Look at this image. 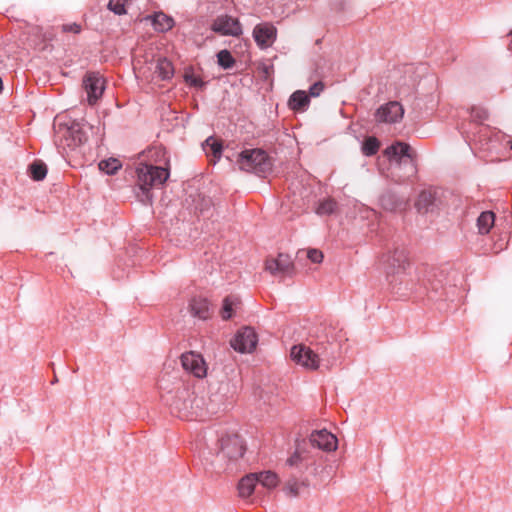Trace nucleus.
<instances>
[{"instance_id": "nucleus-1", "label": "nucleus", "mask_w": 512, "mask_h": 512, "mask_svg": "<svg viewBox=\"0 0 512 512\" xmlns=\"http://www.w3.org/2000/svg\"><path fill=\"white\" fill-rule=\"evenodd\" d=\"M244 452L243 441L238 435L222 437L220 450L216 455L219 468L224 471H233L236 468V462L243 457Z\"/></svg>"}, {"instance_id": "nucleus-2", "label": "nucleus", "mask_w": 512, "mask_h": 512, "mask_svg": "<svg viewBox=\"0 0 512 512\" xmlns=\"http://www.w3.org/2000/svg\"><path fill=\"white\" fill-rule=\"evenodd\" d=\"M290 355L298 365L309 370H316L320 367L321 362L329 363L333 353H330L325 345H321L317 351H314L309 346L298 344L291 348Z\"/></svg>"}, {"instance_id": "nucleus-3", "label": "nucleus", "mask_w": 512, "mask_h": 512, "mask_svg": "<svg viewBox=\"0 0 512 512\" xmlns=\"http://www.w3.org/2000/svg\"><path fill=\"white\" fill-rule=\"evenodd\" d=\"M239 168L246 172L265 176L272 169V163L268 154L259 148L245 149L237 158Z\"/></svg>"}, {"instance_id": "nucleus-4", "label": "nucleus", "mask_w": 512, "mask_h": 512, "mask_svg": "<svg viewBox=\"0 0 512 512\" xmlns=\"http://www.w3.org/2000/svg\"><path fill=\"white\" fill-rule=\"evenodd\" d=\"M138 184L148 200L151 199L150 189L163 185L169 177L166 168L149 164H140L137 167Z\"/></svg>"}, {"instance_id": "nucleus-5", "label": "nucleus", "mask_w": 512, "mask_h": 512, "mask_svg": "<svg viewBox=\"0 0 512 512\" xmlns=\"http://www.w3.org/2000/svg\"><path fill=\"white\" fill-rule=\"evenodd\" d=\"M203 399L194 395V392L186 387L177 390L174 399L169 403L171 408L179 413L180 417L189 418L198 416Z\"/></svg>"}, {"instance_id": "nucleus-6", "label": "nucleus", "mask_w": 512, "mask_h": 512, "mask_svg": "<svg viewBox=\"0 0 512 512\" xmlns=\"http://www.w3.org/2000/svg\"><path fill=\"white\" fill-rule=\"evenodd\" d=\"M55 134L56 144L62 146L64 149L66 147L72 149L87 140L78 124H73L70 127L58 124L57 128H55Z\"/></svg>"}, {"instance_id": "nucleus-7", "label": "nucleus", "mask_w": 512, "mask_h": 512, "mask_svg": "<svg viewBox=\"0 0 512 512\" xmlns=\"http://www.w3.org/2000/svg\"><path fill=\"white\" fill-rule=\"evenodd\" d=\"M385 154L388 156L391 163L400 166L402 163H409L412 173L416 171V163L414 153L411 147L404 142H396L385 149Z\"/></svg>"}, {"instance_id": "nucleus-8", "label": "nucleus", "mask_w": 512, "mask_h": 512, "mask_svg": "<svg viewBox=\"0 0 512 512\" xmlns=\"http://www.w3.org/2000/svg\"><path fill=\"white\" fill-rule=\"evenodd\" d=\"M83 87L87 93L89 105H94L103 95L105 79L98 72H89L83 79Z\"/></svg>"}, {"instance_id": "nucleus-9", "label": "nucleus", "mask_w": 512, "mask_h": 512, "mask_svg": "<svg viewBox=\"0 0 512 512\" xmlns=\"http://www.w3.org/2000/svg\"><path fill=\"white\" fill-rule=\"evenodd\" d=\"M211 30L222 36L239 37L242 35V25L237 18L230 15H219L211 24Z\"/></svg>"}, {"instance_id": "nucleus-10", "label": "nucleus", "mask_w": 512, "mask_h": 512, "mask_svg": "<svg viewBox=\"0 0 512 512\" xmlns=\"http://www.w3.org/2000/svg\"><path fill=\"white\" fill-rule=\"evenodd\" d=\"M265 269L275 277L292 276L294 273V264L291 257L284 253H279L276 258L266 260Z\"/></svg>"}, {"instance_id": "nucleus-11", "label": "nucleus", "mask_w": 512, "mask_h": 512, "mask_svg": "<svg viewBox=\"0 0 512 512\" xmlns=\"http://www.w3.org/2000/svg\"><path fill=\"white\" fill-rule=\"evenodd\" d=\"M258 342L257 334L251 327H245L238 331L230 341L231 347L240 353L252 352Z\"/></svg>"}, {"instance_id": "nucleus-12", "label": "nucleus", "mask_w": 512, "mask_h": 512, "mask_svg": "<svg viewBox=\"0 0 512 512\" xmlns=\"http://www.w3.org/2000/svg\"><path fill=\"white\" fill-rule=\"evenodd\" d=\"M252 36L257 46L264 50L275 43L277 39V29L270 22H262L254 27Z\"/></svg>"}, {"instance_id": "nucleus-13", "label": "nucleus", "mask_w": 512, "mask_h": 512, "mask_svg": "<svg viewBox=\"0 0 512 512\" xmlns=\"http://www.w3.org/2000/svg\"><path fill=\"white\" fill-rule=\"evenodd\" d=\"M181 364L185 371L197 378H203L207 375V364L199 353L190 351L182 354Z\"/></svg>"}, {"instance_id": "nucleus-14", "label": "nucleus", "mask_w": 512, "mask_h": 512, "mask_svg": "<svg viewBox=\"0 0 512 512\" xmlns=\"http://www.w3.org/2000/svg\"><path fill=\"white\" fill-rule=\"evenodd\" d=\"M387 274L398 273L405 270L408 262V253L404 248H396L383 257Z\"/></svg>"}, {"instance_id": "nucleus-15", "label": "nucleus", "mask_w": 512, "mask_h": 512, "mask_svg": "<svg viewBox=\"0 0 512 512\" xmlns=\"http://www.w3.org/2000/svg\"><path fill=\"white\" fill-rule=\"evenodd\" d=\"M415 207L419 213L434 212L439 208L438 191L433 188L422 190L415 202Z\"/></svg>"}, {"instance_id": "nucleus-16", "label": "nucleus", "mask_w": 512, "mask_h": 512, "mask_svg": "<svg viewBox=\"0 0 512 512\" xmlns=\"http://www.w3.org/2000/svg\"><path fill=\"white\" fill-rule=\"evenodd\" d=\"M404 109L399 102L391 101L378 108L376 119L378 122L396 123L403 117Z\"/></svg>"}, {"instance_id": "nucleus-17", "label": "nucleus", "mask_w": 512, "mask_h": 512, "mask_svg": "<svg viewBox=\"0 0 512 512\" xmlns=\"http://www.w3.org/2000/svg\"><path fill=\"white\" fill-rule=\"evenodd\" d=\"M310 442L314 447L328 452L336 450L338 444L336 436L326 429L312 432Z\"/></svg>"}, {"instance_id": "nucleus-18", "label": "nucleus", "mask_w": 512, "mask_h": 512, "mask_svg": "<svg viewBox=\"0 0 512 512\" xmlns=\"http://www.w3.org/2000/svg\"><path fill=\"white\" fill-rule=\"evenodd\" d=\"M190 312L194 317L206 320L210 317L209 302L202 297H194L189 304Z\"/></svg>"}, {"instance_id": "nucleus-19", "label": "nucleus", "mask_w": 512, "mask_h": 512, "mask_svg": "<svg viewBox=\"0 0 512 512\" xmlns=\"http://www.w3.org/2000/svg\"><path fill=\"white\" fill-rule=\"evenodd\" d=\"M150 18L153 28L158 32H167L175 24L174 19L163 12H156Z\"/></svg>"}, {"instance_id": "nucleus-20", "label": "nucleus", "mask_w": 512, "mask_h": 512, "mask_svg": "<svg viewBox=\"0 0 512 512\" xmlns=\"http://www.w3.org/2000/svg\"><path fill=\"white\" fill-rule=\"evenodd\" d=\"M257 476L255 473H250L244 476L238 484V492L241 498H248L252 495L257 485Z\"/></svg>"}, {"instance_id": "nucleus-21", "label": "nucleus", "mask_w": 512, "mask_h": 512, "mask_svg": "<svg viewBox=\"0 0 512 512\" xmlns=\"http://www.w3.org/2000/svg\"><path fill=\"white\" fill-rule=\"evenodd\" d=\"M310 103L309 95L303 90L295 91L289 98L288 105L294 111L304 110Z\"/></svg>"}, {"instance_id": "nucleus-22", "label": "nucleus", "mask_w": 512, "mask_h": 512, "mask_svg": "<svg viewBox=\"0 0 512 512\" xmlns=\"http://www.w3.org/2000/svg\"><path fill=\"white\" fill-rule=\"evenodd\" d=\"M241 304L240 298L235 295H229L224 298L220 315L223 320H228L233 316V311Z\"/></svg>"}, {"instance_id": "nucleus-23", "label": "nucleus", "mask_w": 512, "mask_h": 512, "mask_svg": "<svg viewBox=\"0 0 512 512\" xmlns=\"http://www.w3.org/2000/svg\"><path fill=\"white\" fill-rule=\"evenodd\" d=\"M155 74L161 79V80H169L174 75V68L167 58H160L157 61L156 68H155Z\"/></svg>"}, {"instance_id": "nucleus-24", "label": "nucleus", "mask_w": 512, "mask_h": 512, "mask_svg": "<svg viewBox=\"0 0 512 512\" xmlns=\"http://www.w3.org/2000/svg\"><path fill=\"white\" fill-rule=\"evenodd\" d=\"M255 474L257 476V483L266 489H274L279 484L277 474L272 471H262Z\"/></svg>"}, {"instance_id": "nucleus-25", "label": "nucleus", "mask_w": 512, "mask_h": 512, "mask_svg": "<svg viewBox=\"0 0 512 512\" xmlns=\"http://www.w3.org/2000/svg\"><path fill=\"white\" fill-rule=\"evenodd\" d=\"M495 215L491 211L482 212L477 219V227L480 234H487L493 227Z\"/></svg>"}, {"instance_id": "nucleus-26", "label": "nucleus", "mask_w": 512, "mask_h": 512, "mask_svg": "<svg viewBox=\"0 0 512 512\" xmlns=\"http://www.w3.org/2000/svg\"><path fill=\"white\" fill-rule=\"evenodd\" d=\"M307 487V481H299L296 478H290L284 486V492L289 497H297L300 495L301 490Z\"/></svg>"}, {"instance_id": "nucleus-27", "label": "nucleus", "mask_w": 512, "mask_h": 512, "mask_svg": "<svg viewBox=\"0 0 512 512\" xmlns=\"http://www.w3.org/2000/svg\"><path fill=\"white\" fill-rule=\"evenodd\" d=\"M380 202L382 207L389 211H396L405 206V203L399 200L393 193L383 194L380 198Z\"/></svg>"}, {"instance_id": "nucleus-28", "label": "nucleus", "mask_w": 512, "mask_h": 512, "mask_svg": "<svg viewBox=\"0 0 512 512\" xmlns=\"http://www.w3.org/2000/svg\"><path fill=\"white\" fill-rule=\"evenodd\" d=\"M204 149L207 154H211L215 160H219L222 155V144L213 137H208L204 143Z\"/></svg>"}, {"instance_id": "nucleus-29", "label": "nucleus", "mask_w": 512, "mask_h": 512, "mask_svg": "<svg viewBox=\"0 0 512 512\" xmlns=\"http://www.w3.org/2000/svg\"><path fill=\"white\" fill-rule=\"evenodd\" d=\"M30 175L33 180L41 181L47 175V167L44 163L35 161L29 166Z\"/></svg>"}, {"instance_id": "nucleus-30", "label": "nucleus", "mask_w": 512, "mask_h": 512, "mask_svg": "<svg viewBox=\"0 0 512 512\" xmlns=\"http://www.w3.org/2000/svg\"><path fill=\"white\" fill-rule=\"evenodd\" d=\"M120 168H121V163L119 162V160H117L115 158L102 160L99 163V169L108 175L115 174L118 171V169H120Z\"/></svg>"}, {"instance_id": "nucleus-31", "label": "nucleus", "mask_w": 512, "mask_h": 512, "mask_svg": "<svg viewBox=\"0 0 512 512\" xmlns=\"http://www.w3.org/2000/svg\"><path fill=\"white\" fill-rule=\"evenodd\" d=\"M380 147V143L375 137H368L362 145V152L365 156L375 155Z\"/></svg>"}, {"instance_id": "nucleus-32", "label": "nucleus", "mask_w": 512, "mask_h": 512, "mask_svg": "<svg viewBox=\"0 0 512 512\" xmlns=\"http://www.w3.org/2000/svg\"><path fill=\"white\" fill-rule=\"evenodd\" d=\"M337 203L333 199H325L318 205L316 213L318 215H330L335 212Z\"/></svg>"}, {"instance_id": "nucleus-33", "label": "nucleus", "mask_w": 512, "mask_h": 512, "mask_svg": "<svg viewBox=\"0 0 512 512\" xmlns=\"http://www.w3.org/2000/svg\"><path fill=\"white\" fill-rule=\"evenodd\" d=\"M218 64L224 69H230L235 64V60L228 50H221L217 54Z\"/></svg>"}, {"instance_id": "nucleus-34", "label": "nucleus", "mask_w": 512, "mask_h": 512, "mask_svg": "<svg viewBox=\"0 0 512 512\" xmlns=\"http://www.w3.org/2000/svg\"><path fill=\"white\" fill-rule=\"evenodd\" d=\"M434 276H436V274L434 272L430 271L428 274L424 275V277L422 279L419 278L421 285L426 290L431 289L433 291H438V289L440 287V283L432 280V277H434Z\"/></svg>"}, {"instance_id": "nucleus-35", "label": "nucleus", "mask_w": 512, "mask_h": 512, "mask_svg": "<svg viewBox=\"0 0 512 512\" xmlns=\"http://www.w3.org/2000/svg\"><path fill=\"white\" fill-rule=\"evenodd\" d=\"M126 2L127 0H109L108 9L116 15L126 14Z\"/></svg>"}, {"instance_id": "nucleus-36", "label": "nucleus", "mask_w": 512, "mask_h": 512, "mask_svg": "<svg viewBox=\"0 0 512 512\" xmlns=\"http://www.w3.org/2000/svg\"><path fill=\"white\" fill-rule=\"evenodd\" d=\"M488 118V112L481 107H473L471 109V119L475 122L482 123Z\"/></svg>"}, {"instance_id": "nucleus-37", "label": "nucleus", "mask_w": 512, "mask_h": 512, "mask_svg": "<svg viewBox=\"0 0 512 512\" xmlns=\"http://www.w3.org/2000/svg\"><path fill=\"white\" fill-rule=\"evenodd\" d=\"M307 258L313 263H321L323 260V253L318 249H310L307 251Z\"/></svg>"}, {"instance_id": "nucleus-38", "label": "nucleus", "mask_w": 512, "mask_h": 512, "mask_svg": "<svg viewBox=\"0 0 512 512\" xmlns=\"http://www.w3.org/2000/svg\"><path fill=\"white\" fill-rule=\"evenodd\" d=\"M323 90H324L323 82L317 81L309 88V96L317 97L323 92Z\"/></svg>"}, {"instance_id": "nucleus-39", "label": "nucleus", "mask_w": 512, "mask_h": 512, "mask_svg": "<svg viewBox=\"0 0 512 512\" xmlns=\"http://www.w3.org/2000/svg\"><path fill=\"white\" fill-rule=\"evenodd\" d=\"M63 32H71L78 34L81 31V26L77 23L65 24L62 26Z\"/></svg>"}, {"instance_id": "nucleus-40", "label": "nucleus", "mask_w": 512, "mask_h": 512, "mask_svg": "<svg viewBox=\"0 0 512 512\" xmlns=\"http://www.w3.org/2000/svg\"><path fill=\"white\" fill-rule=\"evenodd\" d=\"M301 461V457L298 453H294L291 457L287 459V465L293 467L298 466Z\"/></svg>"}, {"instance_id": "nucleus-41", "label": "nucleus", "mask_w": 512, "mask_h": 512, "mask_svg": "<svg viewBox=\"0 0 512 512\" xmlns=\"http://www.w3.org/2000/svg\"><path fill=\"white\" fill-rule=\"evenodd\" d=\"M326 338H327V342L330 344V336H329L328 332L326 333Z\"/></svg>"}, {"instance_id": "nucleus-42", "label": "nucleus", "mask_w": 512, "mask_h": 512, "mask_svg": "<svg viewBox=\"0 0 512 512\" xmlns=\"http://www.w3.org/2000/svg\"><path fill=\"white\" fill-rule=\"evenodd\" d=\"M3 88V82H2V79L0 78V91L2 90Z\"/></svg>"}]
</instances>
